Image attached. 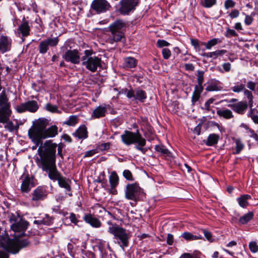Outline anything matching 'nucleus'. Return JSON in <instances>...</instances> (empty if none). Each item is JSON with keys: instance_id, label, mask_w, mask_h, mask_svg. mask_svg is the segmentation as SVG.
<instances>
[{"instance_id": "39448f33", "label": "nucleus", "mask_w": 258, "mask_h": 258, "mask_svg": "<svg viewBox=\"0 0 258 258\" xmlns=\"http://www.w3.org/2000/svg\"><path fill=\"white\" fill-rule=\"evenodd\" d=\"M93 51L92 49L85 50L84 55L82 57L83 66L92 72H95L97 71L98 67L101 66V59L96 56H92Z\"/></svg>"}, {"instance_id": "bf43d9fd", "label": "nucleus", "mask_w": 258, "mask_h": 258, "mask_svg": "<svg viewBox=\"0 0 258 258\" xmlns=\"http://www.w3.org/2000/svg\"><path fill=\"white\" fill-rule=\"evenodd\" d=\"M170 43L165 40L159 39L157 41V46L158 47L161 48L164 46H168Z\"/></svg>"}, {"instance_id": "13d9d810", "label": "nucleus", "mask_w": 258, "mask_h": 258, "mask_svg": "<svg viewBox=\"0 0 258 258\" xmlns=\"http://www.w3.org/2000/svg\"><path fill=\"white\" fill-rule=\"evenodd\" d=\"M69 219L72 223L76 225H78V223L79 222L77 215L73 213L70 214Z\"/></svg>"}, {"instance_id": "6e6d98bb", "label": "nucleus", "mask_w": 258, "mask_h": 258, "mask_svg": "<svg viewBox=\"0 0 258 258\" xmlns=\"http://www.w3.org/2000/svg\"><path fill=\"white\" fill-rule=\"evenodd\" d=\"M235 3L233 0H226L224 2V7L226 10L233 8Z\"/></svg>"}, {"instance_id": "a18cd8bd", "label": "nucleus", "mask_w": 258, "mask_h": 258, "mask_svg": "<svg viewBox=\"0 0 258 258\" xmlns=\"http://www.w3.org/2000/svg\"><path fill=\"white\" fill-rule=\"evenodd\" d=\"M217 3V0H202L201 5L205 8H210L215 5Z\"/></svg>"}, {"instance_id": "f257e3e1", "label": "nucleus", "mask_w": 258, "mask_h": 258, "mask_svg": "<svg viewBox=\"0 0 258 258\" xmlns=\"http://www.w3.org/2000/svg\"><path fill=\"white\" fill-rule=\"evenodd\" d=\"M48 120L41 117L32 122V125L28 132L29 138L39 146L35 160L37 166L46 173L48 172V141L42 143L43 140L48 137Z\"/></svg>"}, {"instance_id": "412c9836", "label": "nucleus", "mask_w": 258, "mask_h": 258, "mask_svg": "<svg viewBox=\"0 0 258 258\" xmlns=\"http://www.w3.org/2000/svg\"><path fill=\"white\" fill-rule=\"evenodd\" d=\"M30 31V27L29 22L26 20H23L22 23L19 26L17 32L18 34L22 37H27L29 35Z\"/></svg>"}, {"instance_id": "864d4df0", "label": "nucleus", "mask_w": 258, "mask_h": 258, "mask_svg": "<svg viewBox=\"0 0 258 258\" xmlns=\"http://www.w3.org/2000/svg\"><path fill=\"white\" fill-rule=\"evenodd\" d=\"M201 231L204 234V236L207 240L210 242L212 241V234L211 232L205 229H202Z\"/></svg>"}, {"instance_id": "ddd939ff", "label": "nucleus", "mask_w": 258, "mask_h": 258, "mask_svg": "<svg viewBox=\"0 0 258 258\" xmlns=\"http://www.w3.org/2000/svg\"><path fill=\"white\" fill-rule=\"evenodd\" d=\"M63 58L66 61L73 64L79 63L81 60L79 51L77 49L68 50L63 55Z\"/></svg>"}, {"instance_id": "6ab92c4d", "label": "nucleus", "mask_w": 258, "mask_h": 258, "mask_svg": "<svg viewBox=\"0 0 258 258\" xmlns=\"http://www.w3.org/2000/svg\"><path fill=\"white\" fill-rule=\"evenodd\" d=\"M84 220L86 223L90 224L94 228H99L101 226V221L92 214H86L83 217Z\"/></svg>"}, {"instance_id": "f3484780", "label": "nucleus", "mask_w": 258, "mask_h": 258, "mask_svg": "<svg viewBox=\"0 0 258 258\" xmlns=\"http://www.w3.org/2000/svg\"><path fill=\"white\" fill-rule=\"evenodd\" d=\"M12 40L7 36L2 35L0 37V52L4 53L11 49Z\"/></svg>"}, {"instance_id": "49530a36", "label": "nucleus", "mask_w": 258, "mask_h": 258, "mask_svg": "<svg viewBox=\"0 0 258 258\" xmlns=\"http://www.w3.org/2000/svg\"><path fill=\"white\" fill-rule=\"evenodd\" d=\"M191 44L197 51H199L201 49V47L204 45V42H200L198 40L194 39H191Z\"/></svg>"}, {"instance_id": "de8ad7c7", "label": "nucleus", "mask_w": 258, "mask_h": 258, "mask_svg": "<svg viewBox=\"0 0 258 258\" xmlns=\"http://www.w3.org/2000/svg\"><path fill=\"white\" fill-rule=\"evenodd\" d=\"M222 68L223 69H221L220 67L218 68V70L220 72L222 73H224L225 72H229L231 70V65L229 62L224 63L222 64Z\"/></svg>"}, {"instance_id": "f03ea898", "label": "nucleus", "mask_w": 258, "mask_h": 258, "mask_svg": "<svg viewBox=\"0 0 258 258\" xmlns=\"http://www.w3.org/2000/svg\"><path fill=\"white\" fill-rule=\"evenodd\" d=\"M10 222L11 228L15 232L14 238L11 239L8 235L0 237V246L6 251L13 254L18 253L20 249L26 247L29 244L27 239H22L24 232L27 229L29 223L18 214H11Z\"/></svg>"}, {"instance_id": "37998d69", "label": "nucleus", "mask_w": 258, "mask_h": 258, "mask_svg": "<svg viewBox=\"0 0 258 258\" xmlns=\"http://www.w3.org/2000/svg\"><path fill=\"white\" fill-rule=\"evenodd\" d=\"M48 49V38L40 42L39 46V52L41 53H46Z\"/></svg>"}, {"instance_id": "3c124183", "label": "nucleus", "mask_w": 258, "mask_h": 258, "mask_svg": "<svg viewBox=\"0 0 258 258\" xmlns=\"http://www.w3.org/2000/svg\"><path fill=\"white\" fill-rule=\"evenodd\" d=\"M58 133V127L54 125L49 127V138L54 137Z\"/></svg>"}, {"instance_id": "b1692460", "label": "nucleus", "mask_w": 258, "mask_h": 258, "mask_svg": "<svg viewBox=\"0 0 258 258\" xmlns=\"http://www.w3.org/2000/svg\"><path fill=\"white\" fill-rule=\"evenodd\" d=\"M137 60L132 57H125L123 59V68L126 70L134 68L137 64Z\"/></svg>"}, {"instance_id": "c9c22d12", "label": "nucleus", "mask_w": 258, "mask_h": 258, "mask_svg": "<svg viewBox=\"0 0 258 258\" xmlns=\"http://www.w3.org/2000/svg\"><path fill=\"white\" fill-rule=\"evenodd\" d=\"M243 94L244 97L248 100L247 104L248 105V107L250 108V110H252V107L253 106V96L252 92L248 89H246L243 92Z\"/></svg>"}, {"instance_id": "58836bf2", "label": "nucleus", "mask_w": 258, "mask_h": 258, "mask_svg": "<svg viewBox=\"0 0 258 258\" xmlns=\"http://www.w3.org/2000/svg\"><path fill=\"white\" fill-rule=\"evenodd\" d=\"M155 151L162 154L166 156H170V152L166 148V147L163 145H157L155 146Z\"/></svg>"}, {"instance_id": "7c9ffc66", "label": "nucleus", "mask_w": 258, "mask_h": 258, "mask_svg": "<svg viewBox=\"0 0 258 258\" xmlns=\"http://www.w3.org/2000/svg\"><path fill=\"white\" fill-rule=\"evenodd\" d=\"M251 198V196L249 195H242L237 199V201L241 207L245 208L248 206V201Z\"/></svg>"}, {"instance_id": "8fccbe9b", "label": "nucleus", "mask_w": 258, "mask_h": 258, "mask_svg": "<svg viewBox=\"0 0 258 258\" xmlns=\"http://www.w3.org/2000/svg\"><path fill=\"white\" fill-rule=\"evenodd\" d=\"M123 177L127 180L134 181V178L131 171L128 169H125L123 171Z\"/></svg>"}, {"instance_id": "6e6552de", "label": "nucleus", "mask_w": 258, "mask_h": 258, "mask_svg": "<svg viewBox=\"0 0 258 258\" xmlns=\"http://www.w3.org/2000/svg\"><path fill=\"white\" fill-rule=\"evenodd\" d=\"M122 91L126 94V96L128 99H132L133 101H139L143 103L147 98L146 91L140 88L135 90L132 89L128 90L127 88H125L122 90Z\"/></svg>"}, {"instance_id": "e2e57ef3", "label": "nucleus", "mask_w": 258, "mask_h": 258, "mask_svg": "<svg viewBox=\"0 0 258 258\" xmlns=\"http://www.w3.org/2000/svg\"><path fill=\"white\" fill-rule=\"evenodd\" d=\"M49 112L52 113H61V111L58 110V107L56 105H52L49 104Z\"/></svg>"}, {"instance_id": "2eb2a0df", "label": "nucleus", "mask_w": 258, "mask_h": 258, "mask_svg": "<svg viewBox=\"0 0 258 258\" xmlns=\"http://www.w3.org/2000/svg\"><path fill=\"white\" fill-rule=\"evenodd\" d=\"M109 107V105L103 104L96 107L91 113L92 119H98L103 117L106 115L107 110Z\"/></svg>"}, {"instance_id": "473e14b6", "label": "nucleus", "mask_w": 258, "mask_h": 258, "mask_svg": "<svg viewBox=\"0 0 258 258\" xmlns=\"http://www.w3.org/2000/svg\"><path fill=\"white\" fill-rule=\"evenodd\" d=\"M110 187H116L119 183V177L115 171H112L109 177Z\"/></svg>"}, {"instance_id": "0eeeda50", "label": "nucleus", "mask_w": 258, "mask_h": 258, "mask_svg": "<svg viewBox=\"0 0 258 258\" xmlns=\"http://www.w3.org/2000/svg\"><path fill=\"white\" fill-rule=\"evenodd\" d=\"M142 192V188L137 183H129L126 185L125 197L127 200L137 201Z\"/></svg>"}, {"instance_id": "1a4fd4ad", "label": "nucleus", "mask_w": 258, "mask_h": 258, "mask_svg": "<svg viewBox=\"0 0 258 258\" xmlns=\"http://www.w3.org/2000/svg\"><path fill=\"white\" fill-rule=\"evenodd\" d=\"M140 3V0H120L119 12L122 15H128L134 11Z\"/></svg>"}, {"instance_id": "5701e85b", "label": "nucleus", "mask_w": 258, "mask_h": 258, "mask_svg": "<svg viewBox=\"0 0 258 258\" xmlns=\"http://www.w3.org/2000/svg\"><path fill=\"white\" fill-rule=\"evenodd\" d=\"M62 176L57 170L55 162L49 163V178L54 181H58Z\"/></svg>"}, {"instance_id": "c03bdc74", "label": "nucleus", "mask_w": 258, "mask_h": 258, "mask_svg": "<svg viewBox=\"0 0 258 258\" xmlns=\"http://www.w3.org/2000/svg\"><path fill=\"white\" fill-rule=\"evenodd\" d=\"M221 40L219 38H213L209 40L207 42H204V45L206 46V49H210L212 47L215 46L218 43H220Z\"/></svg>"}, {"instance_id": "4be33fe9", "label": "nucleus", "mask_w": 258, "mask_h": 258, "mask_svg": "<svg viewBox=\"0 0 258 258\" xmlns=\"http://www.w3.org/2000/svg\"><path fill=\"white\" fill-rule=\"evenodd\" d=\"M88 134L86 126L84 124H82L73 133V136L78 139L84 140L88 138Z\"/></svg>"}, {"instance_id": "aec40b11", "label": "nucleus", "mask_w": 258, "mask_h": 258, "mask_svg": "<svg viewBox=\"0 0 258 258\" xmlns=\"http://www.w3.org/2000/svg\"><path fill=\"white\" fill-rule=\"evenodd\" d=\"M205 90L207 92L218 91L222 89L221 83L216 79H211L207 82Z\"/></svg>"}, {"instance_id": "4c0bfd02", "label": "nucleus", "mask_w": 258, "mask_h": 258, "mask_svg": "<svg viewBox=\"0 0 258 258\" xmlns=\"http://www.w3.org/2000/svg\"><path fill=\"white\" fill-rule=\"evenodd\" d=\"M203 91V89H199L198 87H195V90L192 93L191 97V102L192 105H194L199 100L201 93Z\"/></svg>"}, {"instance_id": "4468645a", "label": "nucleus", "mask_w": 258, "mask_h": 258, "mask_svg": "<svg viewBox=\"0 0 258 258\" xmlns=\"http://www.w3.org/2000/svg\"><path fill=\"white\" fill-rule=\"evenodd\" d=\"M35 185L34 177L27 175L22 180L21 185V190L22 192L28 193Z\"/></svg>"}, {"instance_id": "5fc2aeb1", "label": "nucleus", "mask_w": 258, "mask_h": 258, "mask_svg": "<svg viewBox=\"0 0 258 258\" xmlns=\"http://www.w3.org/2000/svg\"><path fill=\"white\" fill-rule=\"evenodd\" d=\"M162 53L163 57L165 59H169L171 54V51L168 48H167L162 49Z\"/></svg>"}, {"instance_id": "774afa93", "label": "nucleus", "mask_w": 258, "mask_h": 258, "mask_svg": "<svg viewBox=\"0 0 258 258\" xmlns=\"http://www.w3.org/2000/svg\"><path fill=\"white\" fill-rule=\"evenodd\" d=\"M183 258H200L199 256L194 253H185L182 255Z\"/></svg>"}, {"instance_id": "f8f14e48", "label": "nucleus", "mask_w": 258, "mask_h": 258, "mask_svg": "<svg viewBox=\"0 0 258 258\" xmlns=\"http://www.w3.org/2000/svg\"><path fill=\"white\" fill-rule=\"evenodd\" d=\"M113 236L114 239L118 240L117 243L121 247L123 248L128 246L131 235L126 229L121 227Z\"/></svg>"}, {"instance_id": "680f3d73", "label": "nucleus", "mask_w": 258, "mask_h": 258, "mask_svg": "<svg viewBox=\"0 0 258 258\" xmlns=\"http://www.w3.org/2000/svg\"><path fill=\"white\" fill-rule=\"evenodd\" d=\"M167 244L168 245H172L174 243V237L172 234L168 233L166 239Z\"/></svg>"}, {"instance_id": "052dcab7", "label": "nucleus", "mask_w": 258, "mask_h": 258, "mask_svg": "<svg viewBox=\"0 0 258 258\" xmlns=\"http://www.w3.org/2000/svg\"><path fill=\"white\" fill-rule=\"evenodd\" d=\"M83 254L82 258H95L94 253L91 251H81Z\"/></svg>"}, {"instance_id": "09e8293b", "label": "nucleus", "mask_w": 258, "mask_h": 258, "mask_svg": "<svg viewBox=\"0 0 258 258\" xmlns=\"http://www.w3.org/2000/svg\"><path fill=\"white\" fill-rule=\"evenodd\" d=\"M224 35L227 38H231L232 37H237L238 34L234 30L227 28Z\"/></svg>"}, {"instance_id": "a211bd4d", "label": "nucleus", "mask_w": 258, "mask_h": 258, "mask_svg": "<svg viewBox=\"0 0 258 258\" xmlns=\"http://www.w3.org/2000/svg\"><path fill=\"white\" fill-rule=\"evenodd\" d=\"M47 195V192L45 188L42 186H38L33 191L31 199L34 201L43 200L46 198Z\"/></svg>"}, {"instance_id": "bb28decb", "label": "nucleus", "mask_w": 258, "mask_h": 258, "mask_svg": "<svg viewBox=\"0 0 258 258\" xmlns=\"http://www.w3.org/2000/svg\"><path fill=\"white\" fill-rule=\"evenodd\" d=\"M180 237L183 238L186 241H193L203 239V237L201 235H194L189 232H183Z\"/></svg>"}, {"instance_id": "603ef678", "label": "nucleus", "mask_w": 258, "mask_h": 258, "mask_svg": "<svg viewBox=\"0 0 258 258\" xmlns=\"http://www.w3.org/2000/svg\"><path fill=\"white\" fill-rule=\"evenodd\" d=\"M248 246L251 252L256 253L258 251V245L255 241L250 242Z\"/></svg>"}, {"instance_id": "c85d7f7f", "label": "nucleus", "mask_w": 258, "mask_h": 258, "mask_svg": "<svg viewBox=\"0 0 258 258\" xmlns=\"http://www.w3.org/2000/svg\"><path fill=\"white\" fill-rule=\"evenodd\" d=\"M227 52V50L225 49L217 50L215 51L209 52L207 53H204L203 54V56L213 58V59H216L219 56H221Z\"/></svg>"}, {"instance_id": "72a5a7b5", "label": "nucleus", "mask_w": 258, "mask_h": 258, "mask_svg": "<svg viewBox=\"0 0 258 258\" xmlns=\"http://www.w3.org/2000/svg\"><path fill=\"white\" fill-rule=\"evenodd\" d=\"M106 223L108 226V232L113 235L121 228L116 223L113 222L111 220L107 221Z\"/></svg>"}, {"instance_id": "20e7f679", "label": "nucleus", "mask_w": 258, "mask_h": 258, "mask_svg": "<svg viewBox=\"0 0 258 258\" xmlns=\"http://www.w3.org/2000/svg\"><path fill=\"white\" fill-rule=\"evenodd\" d=\"M126 27V23L123 20L117 19L110 24L108 27L111 33L110 39L113 42H119L124 37V31Z\"/></svg>"}, {"instance_id": "338daca9", "label": "nucleus", "mask_w": 258, "mask_h": 258, "mask_svg": "<svg viewBox=\"0 0 258 258\" xmlns=\"http://www.w3.org/2000/svg\"><path fill=\"white\" fill-rule=\"evenodd\" d=\"M239 12L237 10H233L229 14V16L231 19L236 18L238 17Z\"/></svg>"}, {"instance_id": "9d476101", "label": "nucleus", "mask_w": 258, "mask_h": 258, "mask_svg": "<svg viewBox=\"0 0 258 258\" xmlns=\"http://www.w3.org/2000/svg\"><path fill=\"white\" fill-rule=\"evenodd\" d=\"M39 109V105L35 100H29L21 103L16 107L17 112L21 113L26 111L31 113L36 112Z\"/></svg>"}, {"instance_id": "4d7b16f0", "label": "nucleus", "mask_w": 258, "mask_h": 258, "mask_svg": "<svg viewBox=\"0 0 258 258\" xmlns=\"http://www.w3.org/2000/svg\"><path fill=\"white\" fill-rule=\"evenodd\" d=\"M256 83L252 82L251 81H248L247 82V88L249 89V90L254 91H255Z\"/></svg>"}, {"instance_id": "c756f323", "label": "nucleus", "mask_w": 258, "mask_h": 258, "mask_svg": "<svg viewBox=\"0 0 258 258\" xmlns=\"http://www.w3.org/2000/svg\"><path fill=\"white\" fill-rule=\"evenodd\" d=\"M219 135L216 134H211L208 137L205 143L208 146H212L217 144L219 139Z\"/></svg>"}, {"instance_id": "cd10ccee", "label": "nucleus", "mask_w": 258, "mask_h": 258, "mask_svg": "<svg viewBox=\"0 0 258 258\" xmlns=\"http://www.w3.org/2000/svg\"><path fill=\"white\" fill-rule=\"evenodd\" d=\"M217 113L220 117H223L226 119H229L234 117L231 110L228 109H219Z\"/></svg>"}, {"instance_id": "a878e982", "label": "nucleus", "mask_w": 258, "mask_h": 258, "mask_svg": "<svg viewBox=\"0 0 258 258\" xmlns=\"http://www.w3.org/2000/svg\"><path fill=\"white\" fill-rule=\"evenodd\" d=\"M59 186L61 188H64L66 189L67 191H69V193H67L69 196H72L71 192V187L69 182V180L67 179L65 177L62 176L58 181Z\"/></svg>"}, {"instance_id": "9b49d317", "label": "nucleus", "mask_w": 258, "mask_h": 258, "mask_svg": "<svg viewBox=\"0 0 258 258\" xmlns=\"http://www.w3.org/2000/svg\"><path fill=\"white\" fill-rule=\"evenodd\" d=\"M91 8L96 14H99L108 11L111 6L107 0H93Z\"/></svg>"}, {"instance_id": "2f4dec72", "label": "nucleus", "mask_w": 258, "mask_h": 258, "mask_svg": "<svg viewBox=\"0 0 258 258\" xmlns=\"http://www.w3.org/2000/svg\"><path fill=\"white\" fill-rule=\"evenodd\" d=\"M57 145L49 140V163L55 162V152Z\"/></svg>"}, {"instance_id": "dca6fc26", "label": "nucleus", "mask_w": 258, "mask_h": 258, "mask_svg": "<svg viewBox=\"0 0 258 258\" xmlns=\"http://www.w3.org/2000/svg\"><path fill=\"white\" fill-rule=\"evenodd\" d=\"M228 106L235 112L239 114H243L248 106L247 102L243 101L234 104H229Z\"/></svg>"}, {"instance_id": "a19ab883", "label": "nucleus", "mask_w": 258, "mask_h": 258, "mask_svg": "<svg viewBox=\"0 0 258 258\" xmlns=\"http://www.w3.org/2000/svg\"><path fill=\"white\" fill-rule=\"evenodd\" d=\"M79 122V118L77 115H71L68 120L63 122V124L68 126H74Z\"/></svg>"}, {"instance_id": "69168bd1", "label": "nucleus", "mask_w": 258, "mask_h": 258, "mask_svg": "<svg viewBox=\"0 0 258 258\" xmlns=\"http://www.w3.org/2000/svg\"><path fill=\"white\" fill-rule=\"evenodd\" d=\"M97 153V150H91L86 152L84 157H92Z\"/></svg>"}, {"instance_id": "f704fd0d", "label": "nucleus", "mask_w": 258, "mask_h": 258, "mask_svg": "<svg viewBox=\"0 0 258 258\" xmlns=\"http://www.w3.org/2000/svg\"><path fill=\"white\" fill-rule=\"evenodd\" d=\"M245 80L244 82L239 83L237 82L231 88V90L234 93H239L242 92H244L246 89L245 88Z\"/></svg>"}, {"instance_id": "393cba45", "label": "nucleus", "mask_w": 258, "mask_h": 258, "mask_svg": "<svg viewBox=\"0 0 258 258\" xmlns=\"http://www.w3.org/2000/svg\"><path fill=\"white\" fill-rule=\"evenodd\" d=\"M71 242L68 244V247L69 249H72L74 248V245H75L76 247L80 248L79 250L83 251L86 248L85 243L83 241L79 240L78 239L74 238L71 240Z\"/></svg>"}, {"instance_id": "79ce46f5", "label": "nucleus", "mask_w": 258, "mask_h": 258, "mask_svg": "<svg viewBox=\"0 0 258 258\" xmlns=\"http://www.w3.org/2000/svg\"><path fill=\"white\" fill-rule=\"evenodd\" d=\"M204 72L201 71L197 72V81L198 85H196L195 87H198L199 89H203V83L204 82Z\"/></svg>"}, {"instance_id": "7ed1b4c3", "label": "nucleus", "mask_w": 258, "mask_h": 258, "mask_svg": "<svg viewBox=\"0 0 258 258\" xmlns=\"http://www.w3.org/2000/svg\"><path fill=\"white\" fill-rule=\"evenodd\" d=\"M121 139L123 143L126 146L135 143L138 144L135 147V149L140 151L143 154H145L147 151L146 148H143L146 145V141L138 131L136 133H134L128 131H125L124 133L121 135Z\"/></svg>"}, {"instance_id": "0e129e2a", "label": "nucleus", "mask_w": 258, "mask_h": 258, "mask_svg": "<svg viewBox=\"0 0 258 258\" xmlns=\"http://www.w3.org/2000/svg\"><path fill=\"white\" fill-rule=\"evenodd\" d=\"M248 116L250 117L253 121L256 124H258V115L252 114V110H251L250 112H249Z\"/></svg>"}, {"instance_id": "ea45409f", "label": "nucleus", "mask_w": 258, "mask_h": 258, "mask_svg": "<svg viewBox=\"0 0 258 258\" xmlns=\"http://www.w3.org/2000/svg\"><path fill=\"white\" fill-rule=\"evenodd\" d=\"M234 141L235 144V151L234 152L233 154H239L244 149V144L239 138L235 139Z\"/></svg>"}, {"instance_id": "423d86ee", "label": "nucleus", "mask_w": 258, "mask_h": 258, "mask_svg": "<svg viewBox=\"0 0 258 258\" xmlns=\"http://www.w3.org/2000/svg\"><path fill=\"white\" fill-rule=\"evenodd\" d=\"M11 113V103L6 91L3 90L0 94V122H7Z\"/></svg>"}, {"instance_id": "e433bc0d", "label": "nucleus", "mask_w": 258, "mask_h": 258, "mask_svg": "<svg viewBox=\"0 0 258 258\" xmlns=\"http://www.w3.org/2000/svg\"><path fill=\"white\" fill-rule=\"evenodd\" d=\"M253 213L252 212H249L239 218V222L242 225L246 224L253 218Z\"/></svg>"}]
</instances>
